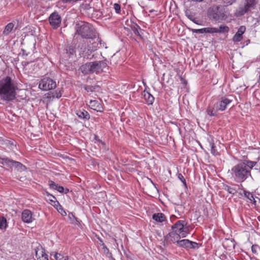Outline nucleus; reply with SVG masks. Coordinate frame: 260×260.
Masks as SVG:
<instances>
[{"label":"nucleus","mask_w":260,"mask_h":260,"mask_svg":"<svg viewBox=\"0 0 260 260\" xmlns=\"http://www.w3.org/2000/svg\"><path fill=\"white\" fill-rule=\"evenodd\" d=\"M76 34L80 36L82 38L90 39L94 41L92 43V48H99V45H101V39L92 25L88 23L81 22L75 26Z\"/></svg>","instance_id":"f257e3e1"},{"label":"nucleus","mask_w":260,"mask_h":260,"mask_svg":"<svg viewBox=\"0 0 260 260\" xmlns=\"http://www.w3.org/2000/svg\"><path fill=\"white\" fill-rule=\"evenodd\" d=\"M17 86L9 76L0 80V97L4 101L9 102L16 98Z\"/></svg>","instance_id":"f03ea898"},{"label":"nucleus","mask_w":260,"mask_h":260,"mask_svg":"<svg viewBox=\"0 0 260 260\" xmlns=\"http://www.w3.org/2000/svg\"><path fill=\"white\" fill-rule=\"evenodd\" d=\"M253 163L250 160H245L235 165L231 170L233 177L238 182H243L248 177L251 176V170Z\"/></svg>","instance_id":"7ed1b4c3"},{"label":"nucleus","mask_w":260,"mask_h":260,"mask_svg":"<svg viewBox=\"0 0 260 260\" xmlns=\"http://www.w3.org/2000/svg\"><path fill=\"white\" fill-rule=\"evenodd\" d=\"M108 66L106 60L102 61H95L87 62L80 68L82 73L85 75L95 73L101 74L104 71V69Z\"/></svg>","instance_id":"20e7f679"},{"label":"nucleus","mask_w":260,"mask_h":260,"mask_svg":"<svg viewBox=\"0 0 260 260\" xmlns=\"http://www.w3.org/2000/svg\"><path fill=\"white\" fill-rule=\"evenodd\" d=\"M208 15L210 19L220 22L227 18L225 9L221 6H213L209 8Z\"/></svg>","instance_id":"39448f33"},{"label":"nucleus","mask_w":260,"mask_h":260,"mask_svg":"<svg viewBox=\"0 0 260 260\" xmlns=\"http://www.w3.org/2000/svg\"><path fill=\"white\" fill-rule=\"evenodd\" d=\"M186 225L185 220H178L172 226V231L169 234L170 237L177 236V238L185 237L188 233L184 227Z\"/></svg>","instance_id":"423d86ee"},{"label":"nucleus","mask_w":260,"mask_h":260,"mask_svg":"<svg viewBox=\"0 0 260 260\" xmlns=\"http://www.w3.org/2000/svg\"><path fill=\"white\" fill-rule=\"evenodd\" d=\"M257 0H245L243 6H240L236 10L235 15L239 17L244 15L256 8Z\"/></svg>","instance_id":"0eeeda50"},{"label":"nucleus","mask_w":260,"mask_h":260,"mask_svg":"<svg viewBox=\"0 0 260 260\" xmlns=\"http://www.w3.org/2000/svg\"><path fill=\"white\" fill-rule=\"evenodd\" d=\"M1 164L10 168H14L19 172H23L26 170V167L21 162L13 160L6 156H0Z\"/></svg>","instance_id":"6e6552de"},{"label":"nucleus","mask_w":260,"mask_h":260,"mask_svg":"<svg viewBox=\"0 0 260 260\" xmlns=\"http://www.w3.org/2000/svg\"><path fill=\"white\" fill-rule=\"evenodd\" d=\"M56 87V82L53 79L44 76L40 80L38 88L43 91H48Z\"/></svg>","instance_id":"1a4fd4ad"},{"label":"nucleus","mask_w":260,"mask_h":260,"mask_svg":"<svg viewBox=\"0 0 260 260\" xmlns=\"http://www.w3.org/2000/svg\"><path fill=\"white\" fill-rule=\"evenodd\" d=\"M50 25L54 29L57 28L61 23V17L57 12L52 13L49 17Z\"/></svg>","instance_id":"9d476101"},{"label":"nucleus","mask_w":260,"mask_h":260,"mask_svg":"<svg viewBox=\"0 0 260 260\" xmlns=\"http://www.w3.org/2000/svg\"><path fill=\"white\" fill-rule=\"evenodd\" d=\"M36 257L38 260H48V255L45 253V250L39 246L35 249Z\"/></svg>","instance_id":"9b49d317"},{"label":"nucleus","mask_w":260,"mask_h":260,"mask_svg":"<svg viewBox=\"0 0 260 260\" xmlns=\"http://www.w3.org/2000/svg\"><path fill=\"white\" fill-rule=\"evenodd\" d=\"M232 100L225 97H222L219 101L216 103V104L218 106L219 111H223L226 109L227 105L230 104Z\"/></svg>","instance_id":"f8f14e48"},{"label":"nucleus","mask_w":260,"mask_h":260,"mask_svg":"<svg viewBox=\"0 0 260 260\" xmlns=\"http://www.w3.org/2000/svg\"><path fill=\"white\" fill-rule=\"evenodd\" d=\"M223 189L232 194H235L239 190H240V186L238 184H232L229 186L226 184H223Z\"/></svg>","instance_id":"ddd939ff"},{"label":"nucleus","mask_w":260,"mask_h":260,"mask_svg":"<svg viewBox=\"0 0 260 260\" xmlns=\"http://www.w3.org/2000/svg\"><path fill=\"white\" fill-rule=\"evenodd\" d=\"M76 114L79 118L84 121L88 120L90 118L89 114L83 109L76 110Z\"/></svg>","instance_id":"4468645a"},{"label":"nucleus","mask_w":260,"mask_h":260,"mask_svg":"<svg viewBox=\"0 0 260 260\" xmlns=\"http://www.w3.org/2000/svg\"><path fill=\"white\" fill-rule=\"evenodd\" d=\"M218 111H219V109L215 103L213 105H209L208 107L206 110V113L207 115L210 117L216 116Z\"/></svg>","instance_id":"2eb2a0df"},{"label":"nucleus","mask_w":260,"mask_h":260,"mask_svg":"<svg viewBox=\"0 0 260 260\" xmlns=\"http://www.w3.org/2000/svg\"><path fill=\"white\" fill-rule=\"evenodd\" d=\"M89 106L92 109L97 112H102L104 111L101 104L96 100H91L89 102Z\"/></svg>","instance_id":"dca6fc26"},{"label":"nucleus","mask_w":260,"mask_h":260,"mask_svg":"<svg viewBox=\"0 0 260 260\" xmlns=\"http://www.w3.org/2000/svg\"><path fill=\"white\" fill-rule=\"evenodd\" d=\"M22 220L26 223H30L32 221V213L27 209L24 210L21 215Z\"/></svg>","instance_id":"f3484780"},{"label":"nucleus","mask_w":260,"mask_h":260,"mask_svg":"<svg viewBox=\"0 0 260 260\" xmlns=\"http://www.w3.org/2000/svg\"><path fill=\"white\" fill-rule=\"evenodd\" d=\"M64 51L67 54V56L70 57L71 55H75L76 54V44L72 43L69 44L65 48Z\"/></svg>","instance_id":"a211bd4d"},{"label":"nucleus","mask_w":260,"mask_h":260,"mask_svg":"<svg viewBox=\"0 0 260 260\" xmlns=\"http://www.w3.org/2000/svg\"><path fill=\"white\" fill-rule=\"evenodd\" d=\"M142 95L144 96V98L148 105H152L154 102V98L153 96L149 92L145 90L142 92Z\"/></svg>","instance_id":"6ab92c4d"},{"label":"nucleus","mask_w":260,"mask_h":260,"mask_svg":"<svg viewBox=\"0 0 260 260\" xmlns=\"http://www.w3.org/2000/svg\"><path fill=\"white\" fill-rule=\"evenodd\" d=\"M48 184L50 188L57 190L60 193H63L64 191V188L63 186L58 185L52 180L49 181Z\"/></svg>","instance_id":"aec40b11"},{"label":"nucleus","mask_w":260,"mask_h":260,"mask_svg":"<svg viewBox=\"0 0 260 260\" xmlns=\"http://www.w3.org/2000/svg\"><path fill=\"white\" fill-rule=\"evenodd\" d=\"M14 28V24L13 22L9 23L5 27V29L3 32V34L5 36L9 35L13 30H15L16 28L15 29Z\"/></svg>","instance_id":"412c9836"},{"label":"nucleus","mask_w":260,"mask_h":260,"mask_svg":"<svg viewBox=\"0 0 260 260\" xmlns=\"http://www.w3.org/2000/svg\"><path fill=\"white\" fill-rule=\"evenodd\" d=\"M166 216L162 213H154L152 215V219L156 222H162L166 220Z\"/></svg>","instance_id":"4be33fe9"},{"label":"nucleus","mask_w":260,"mask_h":260,"mask_svg":"<svg viewBox=\"0 0 260 260\" xmlns=\"http://www.w3.org/2000/svg\"><path fill=\"white\" fill-rule=\"evenodd\" d=\"M131 30L136 35L138 36L140 38H142L140 34L142 30L137 24L133 22L131 23Z\"/></svg>","instance_id":"5701e85b"},{"label":"nucleus","mask_w":260,"mask_h":260,"mask_svg":"<svg viewBox=\"0 0 260 260\" xmlns=\"http://www.w3.org/2000/svg\"><path fill=\"white\" fill-rule=\"evenodd\" d=\"M176 242L178 246L189 249L190 240L188 239H183L182 240H178Z\"/></svg>","instance_id":"b1692460"},{"label":"nucleus","mask_w":260,"mask_h":260,"mask_svg":"<svg viewBox=\"0 0 260 260\" xmlns=\"http://www.w3.org/2000/svg\"><path fill=\"white\" fill-rule=\"evenodd\" d=\"M230 29L229 27L224 25H220L219 28H215V33H226Z\"/></svg>","instance_id":"393cba45"},{"label":"nucleus","mask_w":260,"mask_h":260,"mask_svg":"<svg viewBox=\"0 0 260 260\" xmlns=\"http://www.w3.org/2000/svg\"><path fill=\"white\" fill-rule=\"evenodd\" d=\"M84 89L87 91V92H94L95 91L96 89L99 88V86L94 85V86H91V85H85L83 87Z\"/></svg>","instance_id":"a878e982"},{"label":"nucleus","mask_w":260,"mask_h":260,"mask_svg":"<svg viewBox=\"0 0 260 260\" xmlns=\"http://www.w3.org/2000/svg\"><path fill=\"white\" fill-rule=\"evenodd\" d=\"M54 257L56 260H68V257L67 256H63L60 253H55Z\"/></svg>","instance_id":"bb28decb"},{"label":"nucleus","mask_w":260,"mask_h":260,"mask_svg":"<svg viewBox=\"0 0 260 260\" xmlns=\"http://www.w3.org/2000/svg\"><path fill=\"white\" fill-rule=\"evenodd\" d=\"M243 193L244 196L246 198H247L249 201H252L253 200H254L253 195L252 194V193L245 190H243Z\"/></svg>","instance_id":"cd10ccee"},{"label":"nucleus","mask_w":260,"mask_h":260,"mask_svg":"<svg viewBox=\"0 0 260 260\" xmlns=\"http://www.w3.org/2000/svg\"><path fill=\"white\" fill-rule=\"evenodd\" d=\"M49 200L50 202L54 203L53 205L54 207H57L58 205H59V203L57 201L56 198L53 195H50V197H49Z\"/></svg>","instance_id":"c85d7f7f"},{"label":"nucleus","mask_w":260,"mask_h":260,"mask_svg":"<svg viewBox=\"0 0 260 260\" xmlns=\"http://www.w3.org/2000/svg\"><path fill=\"white\" fill-rule=\"evenodd\" d=\"M7 226V220L5 217L0 218V229H5Z\"/></svg>","instance_id":"c756f323"},{"label":"nucleus","mask_w":260,"mask_h":260,"mask_svg":"<svg viewBox=\"0 0 260 260\" xmlns=\"http://www.w3.org/2000/svg\"><path fill=\"white\" fill-rule=\"evenodd\" d=\"M204 34L209 33V34H214L215 31V27H206L203 28Z\"/></svg>","instance_id":"7c9ffc66"},{"label":"nucleus","mask_w":260,"mask_h":260,"mask_svg":"<svg viewBox=\"0 0 260 260\" xmlns=\"http://www.w3.org/2000/svg\"><path fill=\"white\" fill-rule=\"evenodd\" d=\"M243 39V36L239 34L236 33L233 38V40L235 42H238L241 41Z\"/></svg>","instance_id":"2f4dec72"},{"label":"nucleus","mask_w":260,"mask_h":260,"mask_svg":"<svg viewBox=\"0 0 260 260\" xmlns=\"http://www.w3.org/2000/svg\"><path fill=\"white\" fill-rule=\"evenodd\" d=\"M210 146L211 147V153L214 155H216L218 154V152L217 150L215 149V145L213 143H210Z\"/></svg>","instance_id":"473e14b6"},{"label":"nucleus","mask_w":260,"mask_h":260,"mask_svg":"<svg viewBox=\"0 0 260 260\" xmlns=\"http://www.w3.org/2000/svg\"><path fill=\"white\" fill-rule=\"evenodd\" d=\"M220 1L224 5V6H225V7L230 6L236 2V0H220Z\"/></svg>","instance_id":"72a5a7b5"},{"label":"nucleus","mask_w":260,"mask_h":260,"mask_svg":"<svg viewBox=\"0 0 260 260\" xmlns=\"http://www.w3.org/2000/svg\"><path fill=\"white\" fill-rule=\"evenodd\" d=\"M185 15L189 20L196 24H199L198 21L196 20V18H195L192 15L188 14V12H185Z\"/></svg>","instance_id":"f704fd0d"},{"label":"nucleus","mask_w":260,"mask_h":260,"mask_svg":"<svg viewBox=\"0 0 260 260\" xmlns=\"http://www.w3.org/2000/svg\"><path fill=\"white\" fill-rule=\"evenodd\" d=\"M199 245L197 242L190 241L189 249H197L199 247Z\"/></svg>","instance_id":"c9c22d12"},{"label":"nucleus","mask_w":260,"mask_h":260,"mask_svg":"<svg viewBox=\"0 0 260 260\" xmlns=\"http://www.w3.org/2000/svg\"><path fill=\"white\" fill-rule=\"evenodd\" d=\"M57 209L58 211V212L62 215H66L67 213L65 212V211L63 210L62 207L59 204V205H58L57 207Z\"/></svg>","instance_id":"e433bc0d"},{"label":"nucleus","mask_w":260,"mask_h":260,"mask_svg":"<svg viewBox=\"0 0 260 260\" xmlns=\"http://www.w3.org/2000/svg\"><path fill=\"white\" fill-rule=\"evenodd\" d=\"M245 30H246V28L244 26H241L239 28V29L236 33L239 34V35H241V36H242V35L245 31Z\"/></svg>","instance_id":"4c0bfd02"},{"label":"nucleus","mask_w":260,"mask_h":260,"mask_svg":"<svg viewBox=\"0 0 260 260\" xmlns=\"http://www.w3.org/2000/svg\"><path fill=\"white\" fill-rule=\"evenodd\" d=\"M178 178L181 181V182L183 183L184 185L186 187V181L183 176L181 174H178Z\"/></svg>","instance_id":"58836bf2"},{"label":"nucleus","mask_w":260,"mask_h":260,"mask_svg":"<svg viewBox=\"0 0 260 260\" xmlns=\"http://www.w3.org/2000/svg\"><path fill=\"white\" fill-rule=\"evenodd\" d=\"M253 163L252 165V168L254 167L255 170H259L260 172V164H258L257 162L256 161H252Z\"/></svg>","instance_id":"ea45409f"},{"label":"nucleus","mask_w":260,"mask_h":260,"mask_svg":"<svg viewBox=\"0 0 260 260\" xmlns=\"http://www.w3.org/2000/svg\"><path fill=\"white\" fill-rule=\"evenodd\" d=\"M114 9L115 10V12L117 13H119L120 12L121 7H120V6L119 4H115L114 5Z\"/></svg>","instance_id":"a19ab883"},{"label":"nucleus","mask_w":260,"mask_h":260,"mask_svg":"<svg viewBox=\"0 0 260 260\" xmlns=\"http://www.w3.org/2000/svg\"><path fill=\"white\" fill-rule=\"evenodd\" d=\"M192 31L194 33L204 34L203 28L193 29Z\"/></svg>","instance_id":"79ce46f5"},{"label":"nucleus","mask_w":260,"mask_h":260,"mask_svg":"<svg viewBox=\"0 0 260 260\" xmlns=\"http://www.w3.org/2000/svg\"><path fill=\"white\" fill-rule=\"evenodd\" d=\"M258 248V246L256 245H253L252 246H251V250H252V252L254 253V254H256V252H257V248Z\"/></svg>","instance_id":"37998d69"},{"label":"nucleus","mask_w":260,"mask_h":260,"mask_svg":"<svg viewBox=\"0 0 260 260\" xmlns=\"http://www.w3.org/2000/svg\"><path fill=\"white\" fill-rule=\"evenodd\" d=\"M62 95V93L61 92V91H59L58 92H56L55 93V95H52V97L53 98H59Z\"/></svg>","instance_id":"c03bdc74"},{"label":"nucleus","mask_w":260,"mask_h":260,"mask_svg":"<svg viewBox=\"0 0 260 260\" xmlns=\"http://www.w3.org/2000/svg\"><path fill=\"white\" fill-rule=\"evenodd\" d=\"M103 249L104 253H107V254H108V255H109V253H110L109 252V250L107 248V247L106 246H104L103 247Z\"/></svg>","instance_id":"a18cd8bd"},{"label":"nucleus","mask_w":260,"mask_h":260,"mask_svg":"<svg viewBox=\"0 0 260 260\" xmlns=\"http://www.w3.org/2000/svg\"><path fill=\"white\" fill-rule=\"evenodd\" d=\"M86 53L85 54V55H84V58H86L87 59H91L92 58V57H93V55H92L91 57L90 56V55H86Z\"/></svg>","instance_id":"49530a36"},{"label":"nucleus","mask_w":260,"mask_h":260,"mask_svg":"<svg viewBox=\"0 0 260 260\" xmlns=\"http://www.w3.org/2000/svg\"><path fill=\"white\" fill-rule=\"evenodd\" d=\"M69 217L72 219V218H75V216L74 215V214L72 213H70L69 214Z\"/></svg>","instance_id":"de8ad7c7"},{"label":"nucleus","mask_w":260,"mask_h":260,"mask_svg":"<svg viewBox=\"0 0 260 260\" xmlns=\"http://www.w3.org/2000/svg\"><path fill=\"white\" fill-rule=\"evenodd\" d=\"M108 256L110 257L111 260H115V259L112 256V253H109V255H108Z\"/></svg>","instance_id":"09e8293b"},{"label":"nucleus","mask_w":260,"mask_h":260,"mask_svg":"<svg viewBox=\"0 0 260 260\" xmlns=\"http://www.w3.org/2000/svg\"><path fill=\"white\" fill-rule=\"evenodd\" d=\"M69 192V189L68 188H64V191L63 193L66 194V193H68Z\"/></svg>","instance_id":"8fccbe9b"},{"label":"nucleus","mask_w":260,"mask_h":260,"mask_svg":"<svg viewBox=\"0 0 260 260\" xmlns=\"http://www.w3.org/2000/svg\"><path fill=\"white\" fill-rule=\"evenodd\" d=\"M191 1L192 2H201L203 1L204 0H191Z\"/></svg>","instance_id":"3c124183"},{"label":"nucleus","mask_w":260,"mask_h":260,"mask_svg":"<svg viewBox=\"0 0 260 260\" xmlns=\"http://www.w3.org/2000/svg\"><path fill=\"white\" fill-rule=\"evenodd\" d=\"M46 194L48 197H50V195H51L50 193H48V192H46Z\"/></svg>","instance_id":"603ef678"},{"label":"nucleus","mask_w":260,"mask_h":260,"mask_svg":"<svg viewBox=\"0 0 260 260\" xmlns=\"http://www.w3.org/2000/svg\"><path fill=\"white\" fill-rule=\"evenodd\" d=\"M128 22V20H127L125 22L126 24H127V23Z\"/></svg>","instance_id":"864d4df0"},{"label":"nucleus","mask_w":260,"mask_h":260,"mask_svg":"<svg viewBox=\"0 0 260 260\" xmlns=\"http://www.w3.org/2000/svg\"><path fill=\"white\" fill-rule=\"evenodd\" d=\"M124 29H128V28H126L125 27H124Z\"/></svg>","instance_id":"5fc2aeb1"},{"label":"nucleus","mask_w":260,"mask_h":260,"mask_svg":"<svg viewBox=\"0 0 260 260\" xmlns=\"http://www.w3.org/2000/svg\"><path fill=\"white\" fill-rule=\"evenodd\" d=\"M259 79L260 80V75H259Z\"/></svg>","instance_id":"6e6d98bb"}]
</instances>
